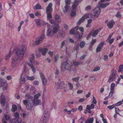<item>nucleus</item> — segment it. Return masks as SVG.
Returning <instances> with one entry per match:
<instances>
[{
	"label": "nucleus",
	"instance_id": "nucleus-38",
	"mask_svg": "<svg viewBox=\"0 0 123 123\" xmlns=\"http://www.w3.org/2000/svg\"><path fill=\"white\" fill-rule=\"evenodd\" d=\"M118 71L120 72H123V65H121L119 66Z\"/></svg>",
	"mask_w": 123,
	"mask_h": 123
},
{
	"label": "nucleus",
	"instance_id": "nucleus-33",
	"mask_svg": "<svg viewBox=\"0 0 123 123\" xmlns=\"http://www.w3.org/2000/svg\"><path fill=\"white\" fill-rule=\"evenodd\" d=\"M35 8L37 9H42V7L41 5L39 4H37L35 7Z\"/></svg>",
	"mask_w": 123,
	"mask_h": 123
},
{
	"label": "nucleus",
	"instance_id": "nucleus-30",
	"mask_svg": "<svg viewBox=\"0 0 123 123\" xmlns=\"http://www.w3.org/2000/svg\"><path fill=\"white\" fill-rule=\"evenodd\" d=\"M73 63L74 65L75 66H78L81 64V62H80L76 61H74L73 62Z\"/></svg>",
	"mask_w": 123,
	"mask_h": 123
},
{
	"label": "nucleus",
	"instance_id": "nucleus-1",
	"mask_svg": "<svg viewBox=\"0 0 123 123\" xmlns=\"http://www.w3.org/2000/svg\"><path fill=\"white\" fill-rule=\"evenodd\" d=\"M26 49V46L25 45H22L21 46L20 49H16L15 52L16 55L20 60L23 59Z\"/></svg>",
	"mask_w": 123,
	"mask_h": 123
},
{
	"label": "nucleus",
	"instance_id": "nucleus-51",
	"mask_svg": "<svg viewBox=\"0 0 123 123\" xmlns=\"http://www.w3.org/2000/svg\"><path fill=\"white\" fill-rule=\"evenodd\" d=\"M114 92V91H111L109 93V97H111L112 95L113 94Z\"/></svg>",
	"mask_w": 123,
	"mask_h": 123
},
{
	"label": "nucleus",
	"instance_id": "nucleus-44",
	"mask_svg": "<svg viewBox=\"0 0 123 123\" xmlns=\"http://www.w3.org/2000/svg\"><path fill=\"white\" fill-rule=\"evenodd\" d=\"M116 17H117L120 18L121 17V15L120 12L118 11L117 12V14L116 15Z\"/></svg>",
	"mask_w": 123,
	"mask_h": 123
},
{
	"label": "nucleus",
	"instance_id": "nucleus-60",
	"mask_svg": "<svg viewBox=\"0 0 123 123\" xmlns=\"http://www.w3.org/2000/svg\"><path fill=\"white\" fill-rule=\"evenodd\" d=\"M90 79L92 81H95L96 80V78L95 77H91L90 78Z\"/></svg>",
	"mask_w": 123,
	"mask_h": 123
},
{
	"label": "nucleus",
	"instance_id": "nucleus-2",
	"mask_svg": "<svg viewBox=\"0 0 123 123\" xmlns=\"http://www.w3.org/2000/svg\"><path fill=\"white\" fill-rule=\"evenodd\" d=\"M55 25V26L51 27V28H49L47 32V35L48 37H50L54 35L56 33L59 28L58 24H56L55 22H54V24Z\"/></svg>",
	"mask_w": 123,
	"mask_h": 123
},
{
	"label": "nucleus",
	"instance_id": "nucleus-39",
	"mask_svg": "<svg viewBox=\"0 0 123 123\" xmlns=\"http://www.w3.org/2000/svg\"><path fill=\"white\" fill-rule=\"evenodd\" d=\"M43 85H46L47 83V80L45 79H44L42 80Z\"/></svg>",
	"mask_w": 123,
	"mask_h": 123
},
{
	"label": "nucleus",
	"instance_id": "nucleus-36",
	"mask_svg": "<svg viewBox=\"0 0 123 123\" xmlns=\"http://www.w3.org/2000/svg\"><path fill=\"white\" fill-rule=\"evenodd\" d=\"M42 20L40 19H38L36 20V24L37 25H39L41 24V22Z\"/></svg>",
	"mask_w": 123,
	"mask_h": 123
},
{
	"label": "nucleus",
	"instance_id": "nucleus-40",
	"mask_svg": "<svg viewBox=\"0 0 123 123\" xmlns=\"http://www.w3.org/2000/svg\"><path fill=\"white\" fill-rule=\"evenodd\" d=\"M79 78H80L79 77L74 78L72 79V80L73 81L76 82L78 81Z\"/></svg>",
	"mask_w": 123,
	"mask_h": 123
},
{
	"label": "nucleus",
	"instance_id": "nucleus-37",
	"mask_svg": "<svg viewBox=\"0 0 123 123\" xmlns=\"http://www.w3.org/2000/svg\"><path fill=\"white\" fill-rule=\"evenodd\" d=\"M27 78L28 80H33L35 79V77L33 76H27Z\"/></svg>",
	"mask_w": 123,
	"mask_h": 123
},
{
	"label": "nucleus",
	"instance_id": "nucleus-9",
	"mask_svg": "<svg viewBox=\"0 0 123 123\" xmlns=\"http://www.w3.org/2000/svg\"><path fill=\"white\" fill-rule=\"evenodd\" d=\"M105 44V42H100L98 45L96 49V51L98 53L100 52Z\"/></svg>",
	"mask_w": 123,
	"mask_h": 123
},
{
	"label": "nucleus",
	"instance_id": "nucleus-16",
	"mask_svg": "<svg viewBox=\"0 0 123 123\" xmlns=\"http://www.w3.org/2000/svg\"><path fill=\"white\" fill-rule=\"evenodd\" d=\"M22 121L21 119L20 118H17L11 120V123H20Z\"/></svg>",
	"mask_w": 123,
	"mask_h": 123
},
{
	"label": "nucleus",
	"instance_id": "nucleus-18",
	"mask_svg": "<svg viewBox=\"0 0 123 123\" xmlns=\"http://www.w3.org/2000/svg\"><path fill=\"white\" fill-rule=\"evenodd\" d=\"M34 54H32L28 58L29 61L31 63V64L33 65V63L34 62Z\"/></svg>",
	"mask_w": 123,
	"mask_h": 123
},
{
	"label": "nucleus",
	"instance_id": "nucleus-26",
	"mask_svg": "<svg viewBox=\"0 0 123 123\" xmlns=\"http://www.w3.org/2000/svg\"><path fill=\"white\" fill-rule=\"evenodd\" d=\"M59 87L61 88L65 89L67 87V86L63 82L60 83L59 85Z\"/></svg>",
	"mask_w": 123,
	"mask_h": 123
},
{
	"label": "nucleus",
	"instance_id": "nucleus-27",
	"mask_svg": "<svg viewBox=\"0 0 123 123\" xmlns=\"http://www.w3.org/2000/svg\"><path fill=\"white\" fill-rule=\"evenodd\" d=\"M48 51L47 49L46 48L42 49L41 50H39L40 51H41L42 52V54L43 55H45L46 53Z\"/></svg>",
	"mask_w": 123,
	"mask_h": 123
},
{
	"label": "nucleus",
	"instance_id": "nucleus-3",
	"mask_svg": "<svg viewBox=\"0 0 123 123\" xmlns=\"http://www.w3.org/2000/svg\"><path fill=\"white\" fill-rule=\"evenodd\" d=\"M73 67V64L68 62H65L61 65V69L62 71H69Z\"/></svg>",
	"mask_w": 123,
	"mask_h": 123
},
{
	"label": "nucleus",
	"instance_id": "nucleus-32",
	"mask_svg": "<svg viewBox=\"0 0 123 123\" xmlns=\"http://www.w3.org/2000/svg\"><path fill=\"white\" fill-rule=\"evenodd\" d=\"M11 56V53L10 52H9L6 57L5 59L7 61L8 60Z\"/></svg>",
	"mask_w": 123,
	"mask_h": 123
},
{
	"label": "nucleus",
	"instance_id": "nucleus-19",
	"mask_svg": "<svg viewBox=\"0 0 123 123\" xmlns=\"http://www.w3.org/2000/svg\"><path fill=\"white\" fill-rule=\"evenodd\" d=\"M25 75L23 73L22 74L19 80V82L20 83L23 84L25 82Z\"/></svg>",
	"mask_w": 123,
	"mask_h": 123
},
{
	"label": "nucleus",
	"instance_id": "nucleus-31",
	"mask_svg": "<svg viewBox=\"0 0 123 123\" xmlns=\"http://www.w3.org/2000/svg\"><path fill=\"white\" fill-rule=\"evenodd\" d=\"M85 44L86 43L85 42L82 41L80 43V47L81 48H83L84 47Z\"/></svg>",
	"mask_w": 123,
	"mask_h": 123
},
{
	"label": "nucleus",
	"instance_id": "nucleus-8",
	"mask_svg": "<svg viewBox=\"0 0 123 123\" xmlns=\"http://www.w3.org/2000/svg\"><path fill=\"white\" fill-rule=\"evenodd\" d=\"M89 15L88 14H84L79 20L78 23L80 24L83 22L85 19L89 18Z\"/></svg>",
	"mask_w": 123,
	"mask_h": 123
},
{
	"label": "nucleus",
	"instance_id": "nucleus-12",
	"mask_svg": "<svg viewBox=\"0 0 123 123\" xmlns=\"http://www.w3.org/2000/svg\"><path fill=\"white\" fill-rule=\"evenodd\" d=\"M47 116H43L42 117L40 123H47L49 118Z\"/></svg>",
	"mask_w": 123,
	"mask_h": 123
},
{
	"label": "nucleus",
	"instance_id": "nucleus-15",
	"mask_svg": "<svg viewBox=\"0 0 123 123\" xmlns=\"http://www.w3.org/2000/svg\"><path fill=\"white\" fill-rule=\"evenodd\" d=\"M101 30V29L98 28L96 30L91 31L90 33H91L92 37H95L98 34L99 32Z\"/></svg>",
	"mask_w": 123,
	"mask_h": 123
},
{
	"label": "nucleus",
	"instance_id": "nucleus-46",
	"mask_svg": "<svg viewBox=\"0 0 123 123\" xmlns=\"http://www.w3.org/2000/svg\"><path fill=\"white\" fill-rule=\"evenodd\" d=\"M115 107V105H110L107 107V108L110 110H112Z\"/></svg>",
	"mask_w": 123,
	"mask_h": 123
},
{
	"label": "nucleus",
	"instance_id": "nucleus-17",
	"mask_svg": "<svg viewBox=\"0 0 123 123\" xmlns=\"http://www.w3.org/2000/svg\"><path fill=\"white\" fill-rule=\"evenodd\" d=\"M94 108V106L93 104H92L90 106L88 105L86 106V108L87 109L89 110V111H88V113H92V111H91V109H93Z\"/></svg>",
	"mask_w": 123,
	"mask_h": 123
},
{
	"label": "nucleus",
	"instance_id": "nucleus-58",
	"mask_svg": "<svg viewBox=\"0 0 123 123\" xmlns=\"http://www.w3.org/2000/svg\"><path fill=\"white\" fill-rule=\"evenodd\" d=\"M77 111V109L75 108H73L72 109L71 111L73 112H74Z\"/></svg>",
	"mask_w": 123,
	"mask_h": 123
},
{
	"label": "nucleus",
	"instance_id": "nucleus-52",
	"mask_svg": "<svg viewBox=\"0 0 123 123\" xmlns=\"http://www.w3.org/2000/svg\"><path fill=\"white\" fill-rule=\"evenodd\" d=\"M76 14V12L75 11H72L71 13V15L72 16H74Z\"/></svg>",
	"mask_w": 123,
	"mask_h": 123
},
{
	"label": "nucleus",
	"instance_id": "nucleus-25",
	"mask_svg": "<svg viewBox=\"0 0 123 123\" xmlns=\"http://www.w3.org/2000/svg\"><path fill=\"white\" fill-rule=\"evenodd\" d=\"M115 79V75L114 74H112L109 77V79L108 81L109 83H111Z\"/></svg>",
	"mask_w": 123,
	"mask_h": 123
},
{
	"label": "nucleus",
	"instance_id": "nucleus-6",
	"mask_svg": "<svg viewBox=\"0 0 123 123\" xmlns=\"http://www.w3.org/2000/svg\"><path fill=\"white\" fill-rule=\"evenodd\" d=\"M19 64L18 59L15 57H13L12 59L11 66L13 68H18Z\"/></svg>",
	"mask_w": 123,
	"mask_h": 123
},
{
	"label": "nucleus",
	"instance_id": "nucleus-34",
	"mask_svg": "<svg viewBox=\"0 0 123 123\" xmlns=\"http://www.w3.org/2000/svg\"><path fill=\"white\" fill-rule=\"evenodd\" d=\"M68 84L69 87V90H72L74 87L73 85L71 82H68Z\"/></svg>",
	"mask_w": 123,
	"mask_h": 123
},
{
	"label": "nucleus",
	"instance_id": "nucleus-29",
	"mask_svg": "<svg viewBox=\"0 0 123 123\" xmlns=\"http://www.w3.org/2000/svg\"><path fill=\"white\" fill-rule=\"evenodd\" d=\"M94 121V118H91L87 119L85 121L86 123H92Z\"/></svg>",
	"mask_w": 123,
	"mask_h": 123
},
{
	"label": "nucleus",
	"instance_id": "nucleus-24",
	"mask_svg": "<svg viewBox=\"0 0 123 123\" xmlns=\"http://www.w3.org/2000/svg\"><path fill=\"white\" fill-rule=\"evenodd\" d=\"M40 102V100L38 99L34 98L33 101V103L32 104H31L33 105H37L39 104Z\"/></svg>",
	"mask_w": 123,
	"mask_h": 123
},
{
	"label": "nucleus",
	"instance_id": "nucleus-42",
	"mask_svg": "<svg viewBox=\"0 0 123 123\" xmlns=\"http://www.w3.org/2000/svg\"><path fill=\"white\" fill-rule=\"evenodd\" d=\"M69 6L66 5L64 7V9H63L64 12L65 13L68 10Z\"/></svg>",
	"mask_w": 123,
	"mask_h": 123
},
{
	"label": "nucleus",
	"instance_id": "nucleus-11",
	"mask_svg": "<svg viewBox=\"0 0 123 123\" xmlns=\"http://www.w3.org/2000/svg\"><path fill=\"white\" fill-rule=\"evenodd\" d=\"M30 99H29L28 100H24L23 101V102L24 104L25 105H26L27 108L29 109L28 107V106L30 105V106L31 107L33 105L31 104V103L30 102Z\"/></svg>",
	"mask_w": 123,
	"mask_h": 123
},
{
	"label": "nucleus",
	"instance_id": "nucleus-48",
	"mask_svg": "<svg viewBox=\"0 0 123 123\" xmlns=\"http://www.w3.org/2000/svg\"><path fill=\"white\" fill-rule=\"evenodd\" d=\"M122 104V101H120L116 103L115 104V105L116 106H118L121 105Z\"/></svg>",
	"mask_w": 123,
	"mask_h": 123
},
{
	"label": "nucleus",
	"instance_id": "nucleus-43",
	"mask_svg": "<svg viewBox=\"0 0 123 123\" xmlns=\"http://www.w3.org/2000/svg\"><path fill=\"white\" fill-rule=\"evenodd\" d=\"M59 57V55L58 54L55 55L54 57V60L55 62H56Z\"/></svg>",
	"mask_w": 123,
	"mask_h": 123
},
{
	"label": "nucleus",
	"instance_id": "nucleus-63",
	"mask_svg": "<svg viewBox=\"0 0 123 123\" xmlns=\"http://www.w3.org/2000/svg\"><path fill=\"white\" fill-rule=\"evenodd\" d=\"M74 31L73 29H71L69 31V33L70 34H73L74 33Z\"/></svg>",
	"mask_w": 123,
	"mask_h": 123
},
{
	"label": "nucleus",
	"instance_id": "nucleus-49",
	"mask_svg": "<svg viewBox=\"0 0 123 123\" xmlns=\"http://www.w3.org/2000/svg\"><path fill=\"white\" fill-rule=\"evenodd\" d=\"M92 102L95 104H96L97 103V101L96 99L94 96L92 97Z\"/></svg>",
	"mask_w": 123,
	"mask_h": 123
},
{
	"label": "nucleus",
	"instance_id": "nucleus-21",
	"mask_svg": "<svg viewBox=\"0 0 123 123\" xmlns=\"http://www.w3.org/2000/svg\"><path fill=\"white\" fill-rule=\"evenodd\" d=\"M115 22L113 20H111L107 24V25L109 29H111L113 27Z\"/></svg>",
	"mask_w": 123,
	"mask_h": 123
},
{
	"label": "nucleus",
	"instance_id": "nucleus-41",
	"mask_svg": "<svg viewBox=\"0 0 123 123\" xmlns=\"http://www.w3.org/2000/svg\"><path fill=\"white\" fill-rule=\"evenodd\" d=\"M17 107L16 105H12V110L13 112H14L15 111L17 110Z\"/></svg>",
	"mask_w": 123,
	"mask_h": 123
},
{
	"label": "nucleus",
	"instance_id": "nucleus-10",
	"mask_svg": "<svg viewBox=\"0 0 123 123\" xmlns=\"http://www.w3.org/2000/svg\"><path fill=\"white\" fill-rule=\"evenodd\" d=\"M75 30H77L78 29H79L81 32V35H79V38H80L82 37V35L83 34V32L84 31L83 28L81 27H79L78 26H76L75 27Z\"/></svg>",
	"mask_w": 123,
	"mask_h": 123
},
{
	"label": "nucleus",
	"instance_id": "nucleus-59",
	"mask_svg": "<svg viewBox=\"0 0 123 123\" xmlns=\"http://www.w3.org/2000/svg\"><path fill=\"white\" fill-rule=\"evenodd\" d=\"M112 34H110L108 38L107 39V42L109 41L110 39H111V37H112Z\"/></svg>",
	"mask_w": 123,
	"mask_h": 123
},
{
	"label": "nucleus",
	"instance_id": "nucleus-53",
	"mask_svg": "<svg viewBox=\"0 0 123 123\" xmlns=\"http://www.w3.org/2000/svg\"><path fill=\"white\" fill-rule=\"evenodd\" d=\"M33 84L35 85H38L39 84V82L38 81L35 80L33 81Z\"/></svg>",
	"mask_w": 123,
	"mask_h": 123
},
{
	"label": "nucleus",
	"instance_id": "nucleus-61",
	"mask_svg": "<svg viewBox=\"0 0 123 123\" xmlns=\"http://www.w3.org/2000/svg\"><path fill=\"white\" fill-rule=\"evenodd\" d=\"M115 109L116 113L117 114H119V112L120 111L119 109L118 108H115Z\"/></svg>",
	"mask_w": 123,
	"mask_h": 123
},
{
	"label": "nucleus",
	"instance_id": "nucleus-50",
	"mask_svg": "<svg viewBox=\"0 0 123 123\" xmlns=\"http://www.w3.org/2000/svg\"><path fill=\"white\" fill-rule=\"evenodd\" d=\"M100 69V67H98L95 68L93 70V71H97L99 70Z\"/></svg>",
	"mask_w": 123,
	"mask_h": 123
},
{
	"label": "nucleus",
	"instance_id": "nucleus-4",
	"mask_svg": "<svg viewBox=\"0 0 123 123\" xmlns=\"http://www.w3.org/2000/svg\"><path fill=\"white\" fill-rule=\"evenodd\" d=\"M44 37V34H43L40 37L37 38L34 42L33 41L31 42L30 43V45L31 46H34L36 45L39 44L40 42L43 40Z\"/></svg>",
	"mask_w": 123,
	"mask_h": 123
},
{
	"label": "nucleus",
	"instance_id": "nucleus-45",
	"mask_svg": "<svg viewBox=\"0 0 123 123\" xmlns=\"http://www.w3.org/2000/svg\"><path fill=\"white\" fill-rule=\"evenodd\" d=\"M92 9L91 6L90 5L87 6L85 8V9L86 10H90Z\"/></svg>",
	"mask_w": 123,
	"mask_h": 123
},
{
	"label": "nucleus",
	"instance_id": "nucleus-57",
	"mask_svg": "<svg viewBox=\"0 0 123 123\" xmlns=\"http://www.w3.org/2000/svg\"><path fill=\"white\" fill-rule=\"evenodd\" d=\"M40 74L41 78L42 79V80L45 78L44 76L42 73H40Z\"/></svg>",
	"mask_w": 123,
	"mask_h": 123
},
{
	"label": "nucleus",
	"instance_id": "nucleus-5",
	"mask_svg": "<svg viewBox=\"0 0 123 123\" xmlns=\"http://www.w3.org/2000/svg\"><path fill=\"white\" fill-rule=\"evenodd\" d=\"M100 8L98 7L95 8L91 11L92 15L97 18L100 14Z\"/></svg>",
	"mask_w": 123,
	"mask_h": 123
},
{
	"label": "nucleus",
	"instance_id": "nucleus-28",
	"mask_svg": "<svg viewBox=\"0 0 123 123\" xmlns=\"http://www.w3.org/2000/svg\"><path fill=\"white\" fill-rule=\"evenodd\" d=\"M79 5V3L78 2H74V3L72 6V8L73 9H75L77 6Z\"/></svg>",
	"mask_w": 123,
	"mask_h": 123
},
{
	"label": "nucleus",
	"instance_id": "nucleus-35",
	"mask_svg": "<svg viewBox=\"0 0 123 123\" xmlns=\"http://www.w3.org/2000/svg\"><path fill=\"white\" fill-rule=\"evenodd\" d=\"M115 86V84L114 83H112L111 86L110 90L111 91H114V87Z\"/></svg>",
	"mask_w": 123,
	"mask_h": 123
},
{
	"label": "nucleus",
	"instance_id": "nucleus-23",
	"mask_svg": "<svg viewBox=\"0 0 123 123\" xmlns=\"http://www.w3.org/2000/svg\"><path fill=\"white\" fill-rule=\"evenodd\" d=\"M98 5L100 7H101L102 8H104L108 6L109 4V3H107L105 4L101 3L100 2H99L98 3Z\"/></svg>",
	"mask_w": 123,
	"mask_h": 123
},
{
	"label": "nucleus",
	"instance_id": "nucleus-56",
	"mask_svg": "<svg viewBox=\"0 0 123 123\" xmlns=\"http://www.w3.org/2000/svg\"><path fill=\"white\" fill-rule=\"evenodd\" d=\"M78 109L79 111H82L83 109V106H82L81 105L79 106L78 107Z\"/></svg>",
	"mask_w": 123,
	"mask_h": 123
},
{
	"label": "nucleus",
	"instance_id": "nucleus-64",
	"mask_svg": "<svg viewBox=\"0 0 123 123\" xmlns=\"http://www.w3.org/2000/svg\"><path fill=\"white\" fill-rule=\"evenodd\" d=\"M65 2L66 5H68L70 3V0H65Z\"/></svg>",
	"mask_w": 123,
	"mask_h": 123
},
{
	"label": "nucleus",
	"instance_id": "nucleus-55",
	"mask_svg": "<svg viewBox=\"0 0 123 123\" xmlns=\"http://www.w3.org/2000/svg\"><path fill=\"white\" fill-rule=\"evenodd\" d=\"M40 95V93H38L34 96V98L38 99Z\"/></svg>",
	"mask_w": 123,
	"mask_h": 123
},
{
	"label": "nucleus",
	"instance_id": "nucleus-47",
	"mask_svg": "<svg viewBox=\"0 0 123 123\" xmlns=\"http://www.w3.org/2000/svg\"><path fill=\"white\" fill-rule=\"evenodd\" d=\"M101 117L102 118V120L103 123H108L106 120L103 117V116H101Z\"/></svg>",
	"mask_w": 123,
	"mask_h": 123
},
{
	"label": "nucleus",
	"instance_id": "nucleus-14",
	"mask_svg": "<svg viewBox=\"0 0 123 123\" xmlns=\"http://www.w3.org/2000/svg\"><path fill=\"white\" fill-rule=\"evenodd\" d=\"M52 4L51 3H49L48 6H47L46 9V13L51 12L53 10L52 8Z\"/></svg>",
	"mask_w": 123,
	"mask_h": 123
},
{
	"label": "nucleus",
	"instance_id": "nucleus-7",
	"mask_svg": "<svg viewBox=\"0 0 123 123\" xmlns=\"http://www.w3.org/2000/svg\"><path fill=\"white\" fill-rule=\"evenodd\" d=\"M1 86L3 90H6L7 88V85L6 82H5L2 80L0 79V87Z\"/></svg>",
	"mask_w": 123,
	"mask_h": 123
},
{
	"label": "nucleus",
	"instance_id": "nucleus-13",
	"mask_svg": "<svg viewBox=\"0 0 123 123\" xmlns=\"http://www.w3.org/2000/svg\"><path fill=\"white\" fill-rule=\"evenodd\" d=\"M47 14V19L49 21V22L52 24H54V22L52 19V16L50 12L46 13Z\"/></svg>",
	"mask_w": 123,
	"mask_h": 123
},
{
	"label": "nucleus",
	"instance_id": "nucleus-62",
	"mask_svg": "<svg viewBox=\"0 0 123 123\" xmlns=\"http://www.w3.org/2000/svg\"><path fill=\"white\" fill-rule=\"evenodd\" d=\"M114 39L112 38L111 39H110V40L108 42H109V43L110 44H111L114 41Z\"/></svg>",
	"mask_w": 123,
	"mask_h": 123
},
{
	"label": "nucleus",
	"instance_id": "nucleus-54",
	"mask_svg": "<svg viewBox=\"0 0 123 123\" xmlns=\"http://www.w3.org/2000/svg\"><path fill=\"white\" fill-rule=\"evenodd\" d=\"M96 41V39H92V40L91 42V45H93L95 43Z\"/></svg>",
	"mask_w": 123,
	"mask_h": 123
},
{
	"label": "nucleus",
	"instance_id": "nucleus-22",
	"mask_svg": "<svg viewBox=\"0 0 123 123\" xmlns=\"http://www.w3.org/2000/svg\"><path fill=\"white\" fill-rule=\"evenodd\" d=\"M26 64L27 65L31 67V70L33 73H35L36 72V70L35 69L33 65H31L28 62H26Z\"/></svg>",
	"mask_w": 123,
	"mask_h": 123
},
{
	"label": "nucleus",
	"instance_id": "nucleus-20",
	"mask_svg": "<svg viewBox=\"0 0 123 123\" xmlns=\"http://www.w3.org/2000/svg\"><path fill=\"white\" fill-rule=\"evenodd\" d=\"M0 98H1L0 103L1 104L3 105H5V98L4 96L2 94L0 96Z\"/></svg>",
	"mask_w": 123,
	"mask_h": 123
}]
</instances>
